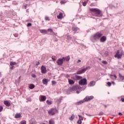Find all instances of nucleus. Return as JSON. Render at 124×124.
Here are the masks:
<instances>
[{
  "label": "nucleus",
  "mask_w": 124,
  "mask_h": 124,
  "mask_svg": "<svg viewBox=\"0 0 124 124\" xmlns=\"http://www.w3.org/2000/svg\"><path fill=\"white\" fill-rule=\"evenodd\" d=\"M90 11L91 12H93L94 16L95 17H102V12L98 8H90Z\"/></svg>",
  "instance_id": "nucleus-1"
},
{
  "label": "nucleus",
  "mask_w": 124,
  "mask_h": 124,
  "mask_svg": "<svg viewBox=\"0 0 124 124\" xmlns=\"http://www.w3.org/2000/svg\"><path fill=\"white\" fill-rule=\"evenodd\" d=\"M93 96H87L83 100H80L78 102L75 103L76 105H81V104H83L84 102H88V101H90L91 100H93Z\"/></svg>",
  "instance_id": "nucleus-2"
},
{
  "label": "nucleus",
  "mask_w": 124,
  "mask_h": 124,
  "mask_svg": "<svg viewBox=\"0 0 124 124\" xmlns=\"http://www.w3.org/2000/svg\"><path fill=\"white\" fill-rule=\"evenodd\" d=\"M102 35V33L99 32H97L91 37V40L92 42H96V41H97V40H99V39L101 38Z\"/></svg>",
  "instance_id": "nucleus-3"
},
{
  "label": "nucleus",
  "mask_w": 124,
  "mask_h": 124,
  "mask_svg": "<svg viewBox=\"0 0 124 124\" xmlns=\"http://www.w3.org/2000/svg\"><path fill=\"white\" fill-rule=\"evenodd\" d=\"M48 113L49 115L54 116V115H56L57 113H59V110H58L56 108H52L49 110Z\"/></svg>",
  "instance_id": "nucleus-4"
},
{
  "label": "nucleus",
  "mask_w": 124,
  "mask_h": 124,
  "mask_svg": "<svg viewBox=\"0 0 124 124\" xmlns=\"http://www.w3.org/2000/svg\"><path fill=\"white\" fill-rule=\"evenodd\" d=\"M90 69H91V67L88 66L85 68H83L80 70L76 72V74H77L78 75H79L80 74H83L84 72H86L87 70H89Z\"/></svg>",
  "instance_id": "nucleus-5"
},
{
  "label": "nucleus",
  "mask_w": 124,
  "mask_h": 124,
  "mask_svg": "<svg viewBox=\"0 0 124 124\" xmlns=\"http://www.w3.org/2000/svg\"><path fill=\"white\" fill-rule=\"evenodd\" d=\"M79 85H81V86H85L88 84L87 82V79L86 78H81L80 81L78 82Z\"/></svg>",
  "instance_id": "nucleus-6"
},
{
  "label": "nucleus",
  "mask_w": 124,
  "mask_h": 124,
  "mask_svg": "<svg viewBox=\"0 0 124 124\" xmlns=\"http://www.w3.org/2000/svg\"><path fill=\"white\" fill-rule=\"evenodd\" d=\"M72 30L73 31H74V34H75V33H78L79 32V31H80V29H79V28L76 26H73Z\"/></svg>",
  "instance_id": "nucleus-7"
},
{
  "label": "nucleus",
  "mask_w": 124,
  "mask_h": 124,
  "mask_svg": "<svg viewBox=\"0 0 124 124\" xmlns=\"http://www.w3.org/2000/svg\"><path fill=\"white\" fill-rule=\"evenodd\" d=\"M41 72L43 74H46L47 73V69L44 65H42L41 68Z\"/></svg>",
  "instance_id": "nucleus-8"
},
{
  "label": "nucleus",
  "mask_w": 124,
  "mask_h": 124,
  "mask_svg": "<svg viewBox=\"0 0 124 124\" xmlns=\"http://www.w3.org/2000/svg\"><path fill=\"white\" fill-rule=\"evenodd\" d=\"M63 62H64V60L63 59V58H60V59H59L56 62L58 64V65H62V64L63 63Z\"/></svg>",
  "instance_id": "nucleus-9"
},
{
  "label": "nucleus",
  "mask_w": 124,
  "mask_h": 124,
  "mask_svg": "<svg viewBox=\"0 0 124 124\" xmlns=\"http://www.w3.org/2000/svg\"><path fill=\"white\" fill-rule=\"evenodd\" d=\"M107 39V38H106V36H103L100 38V42H101L102 43H104L106 41Z\"/></svg>",
  "instance_id": "nucleus-10"
},
{
  "label": "nucleus",
  "mask_w": 124,
  "mask_h": 124,
  "mask_svg": "<svg viewBox=\"0 0 124 124\" xmlns=\"http://www.w3.org/2000/svg\"><path fill=\"white\" fill-rule=\"evenodd\" d=\"M39 100L41 102H42L43 101H45L46 100V96L45 95H41L39 97Z\"/></svg>",
  "instance_id": "nucleus-11"
},
{
  "label": "nucleus",
  "mask_w": 124,
  "mask_h": 124,
  "mask_svg": "<svg viewBox=\"0 0 124 124\" xmlns=\"http://www.w3.org/2000/svg\"><path fill=\"white\" fill-rule=\"evenodd\" d=\"M78 89V86H73L72 88H70V91L71 92H74L75 91H77Z\"/></svg>",
  "instance_id": "nucleus-12"
},
{
  "label": "nucleus",
  "mask_w": 124,
  "mask_h": 124,
  "mask_svg": "<svg viewBox=\"0 0 124 124\" xmlns=\"http://www.w3.org/2000/svg\"><path fill=\"white\" fill-rule=\"evenodd\" d=\"M4 104L7 106V107H9L11 106V104L8 101H4L3 102Z\"/></svg>",
  "instance_id": "nucleus-13"
},
{
  "label": "nucleus",
  "mask_w": 124,
  "mask_h": 124,
  "mask_svg": "<svg viewBox=\"0 0 124 124\" xmlns=\"http://www.w3.org/2000/svg\"><path fill=\"white\" fill-rule=\"evenodd\" d=\"M123 56V53H121L120 54H115L114 55V58H117V59H121Z\"/></svg>",
  "instance_id": "nucleus-14"
},
{
  "label": "nucleus",
  "mask_w": 124,
  "mask_h": 124,
  "mask_svg": "<svg viewBox=\"0 0 124 124\" xmlns=\"http://www.w3.org/2000/svg\"><path fill=\"white\" fill-rule=\"evenodd\" d=\"M48 79L44 78L42 80V83L44 84V85H47L48 84Z\"/></svg>",
  "instance_id": "nucleus-15"
},
{
  "label": "nucleus",
  "mask_w": 124,
  "mask_h": 124,
  "mask_svg": "<svg viewBox=\"0 0 124 124\" xmlns=\"http://www.w3.org/2000/svg\"><path fill=\"white\" fill-rule=\"evenodd\" d=\"M68 80L69 85H74V84L75 83V81L72 79L68 78Z\"/></svg>",
  "instance_id": "nucleus-16"
},
{
  "label": "nucleus",
  "mask_w": 124,
  "mask_h": 124,
  "mask_svg": "<svg viewBox=\"0 0 124 124\" xmlns=\"http://www.w3.org/2000/svg\"><path fill=\"white\" fill-rule=\"evenodd\" d=\"M62 59L63 60V61H66V62H69V60H70V56H68L67 57H62Z\"/></svg>",
  "instance_id": "nucleus-17"
},
{
  "label": "nucleus",
  "mask_w": 124,
  "mask_h": 124,
  "mask_svg": "<svg viewBox=\"0 0 124 124\" xmlns=\"http://www.w3.org/2000/svg\"><path fill=\"white\" fill-rule=\"evenodd\" d=\"M40 32L43 34H47V30H40Z\"/></svg>",
  "instance_id": "nucleus-18"
},
{
  "label": "nucleus",
  "mask_w": 124,
  "mask_h": 124,
  "mask_svg": "<svg viewBox=\"0 0 124 124\" xmlns=\"http://www.w3.org/2000/svg\"><path fill=\"white\" fill-rule=\"evenodd\" d=\"M95 84V82H94V81H91L90 83L88 84V87H93V86H94Z\"/></svg>",
  "instance_id": "nucleus-19"
},
{
  "label": "nucleus",
  "mask_w": 124,
  "mask_h": 124,
  "mask_svg": "<svg viewBox=\"0 0 124 124\" xmlns=\"http://www.w3.org/2000/svg\"><path fill=\"white\" fill-rule=\"evenodd\" d=\"M21 117H22L21 113H16L15 116V118H16V119L21 118Z\"/></svg>",
  "instance_id": "nucleus-20"
},
{
  "label": "nucleus",
  "mask_w": 124,
  "mask_h": 124,
  "mask_svg": "<svg viewBox=\"0 0 124 124\" xmlns=\"http://www.w3.org/2000/svg\"><path fill=\"white\" fill-rule=\"evenodd\" d=\"M62 13H60L59 15L57 16L58 19H62Z\"/></svg>",
  "instance_id": "nucleus-21"
},
{
  "label": "nucleus",
  "mask_w": 124,
  "mask_h": 124,
  "mask_svg": "<svg viewBox=\"0 0 124 124\" xmlns=\"http://www.w3.org/2000/svg\"><path fill=\"white\" fill-rule=\"evenodd\" d=\"M34 88H35V86L33 84H30L29 89L32 90L33 89H34Z\"/></svg>",
  "instance_id": "nucleus-22"
},
{
  "label": "nucleus",
  "mask_w": 124,
  "mask_h": 124,
  "mask_svg": "<svg viewBox=\"0 0 124 124\" xmlns=\"http://www.w3.org/2000/svg\"><path fill=\"white\" fill-rule=\"evenodd\" d=\"M76 77V80H81L82 79V77L79 76H75Z\"/></svg>",
  "instance_id": "nucleus-23"
},
{
  "label": "nucleus",
  "mask_w": 124,
  "mask_h": 124,
  "mask_svg": "<svg viewBox=\"0 0 124 124\" xmlns=\"http://www.w3.org/2000/svg\"><path fill=\"white\" fill-rule=\"evenodd\" d=\"M67 42H69V40H71L72 38L70 36L67 35Z\"/></svg>",
  "instance_id": "nucleus-24"
},
{
  "label": "nucleus",
  "mask_w": 124,
  "mask_h": 124,
  "mask_svg": "<svg viewBox=\"0 0 124 124\" xmlns=\"http://www.w3.org/2000/svg\"><path fill=\"white\" fill-rule=\"evenodd\" d=\"M70 121H73L74 119V114H72L71 116L69 118Z\"/></svg>",
  "instance_id": "nucleus-25"
},
{
  "label": "nucleus",
  "mask_w": 124,
  "mask_h": 124,
  "mask_svg": "<svg viewBox=\"0 0 124 124\" xmlns=\"http://www.w3.org/2000/svg\"><path fill=\"white\" fill-rule=\"evenodd\" d=\"M78 116L79 117V120L80 121H83V120H84V117H83L80 115H78Z\"/></svg>",
  "instance_id": "nucleus-26"
},
{
  "label": "nucleus",
  "mask_w": 124,
  "mask_h": 124,
  "mask_svg": "<svg viewBox=\"0 0 124 124\" xmlns=\"http://www.w3.org/2000/svg\"><path fill=\"white\" fill-rule=\"evenodd\" d=\"M16 64H17V63H16V62H10V65H12V66L15 65Z\"/></svg>",
  "instance_id": "nucleus-27"
},
{
  "label": "nucleus",
  "mask_w": 124,
  "mask_h": 124,
  "mask_svg": "<svg viewBox=\"0 0 124 124\" xmlns=\"http://www.w3.org/2000/svg\"><path fill=\"white\" fill-rule=\"evenodd\" d=\"M49 124H55V122L53 120H50L48 122Z\"/></svg>",
  "instance_id": "nucleus-28"
},
{
  "label": "nucleus",
  "mask_w": 124,
  "mask_h": 124,
  "mask_svg": "<svg viewBox=\"0 0 124 124\" xmlns=\"http://www.w3.org/2000/svg\"><path fill=\"white\" fill-rule=\"evenodd\" d=\"M46 103L47 104H48L49 105H51L52 104V102H51L48 100L46 101Z\"/></svg>",
  "instance_id": "nucleus-29"
},
{
  "label": "nucleus",
  "mask_w": 124,
  "mask_h": 124,
  "mask_svg": "<svg viewBox=\"0 0 124 124\" xmlns=\"http://www.w3.org/2000/svg\"><path fill=\"white\" fill-rule=\"evenodd\" d=\"M45 20H46V21H50V18L49 17V16H46V17H45Z\"/></svg>",
  "instance_id": "nucleus-30"
},
{
  "label": "nucleus",
  "mask_w": 124,
  "mask_h": 124,
  "mask_svg": "<svg viewBox=\"0 0 124 124\" xmlns=\"http://www.w3.org/2000/svg\"><path fill=\"white\" fill-rule=\"evenodd\" d=\"M87 3H88V1H84L82 3V5L83 6H86V5H87Z\"/></svg>",
  "instance_id": "nucleus-31"
},
{
  "label": "nucleus",
  "mask_w": 124,
  "mask_h": 124,
  "mask_svg": "<svg viewBox=\"0 0 124 124\" xmlns=\"http://www.w3.org/2000/svg\"><path fill=\"white\" fill-rule=\"evenodd\" d=\"M20 124H27V121H22L20 122Z\"/></svg>",
  "instance_id": "nucleus-32"
},
{
  "label": "nucleus",
  "mask_w": 124,
  "mask_h": 124,
  "mask_svg": "<svg viewBox=\"0 0 124 124\" xmlns=\"http://www.w3.org/2000/svg\"><path fill=\"white\" fill-rule=\"evenodd\" d=\"M98 115V116H102L103 115H104V113H103L102 111H101Z\"/></svg>",
  "instance_id": "nucleus-33"
},
{
  "label": "nucleus",
  "mask_w": 124,
  "mask_h": 124,
  "mask_svg": "<svg viewBox=\"0 0 124 124\" xmlns=\"http://www.w3.org/2000/svg\"><path fill=\"white\" fill-rule=\"evenodd\" d=\"M112 76H113L115 79H117V76L116 75H110V77H112Z\"/></svg>",
  "instance_id": "nucleus-34"
},
{
  "label": "nucleus",
  "mask_w": 124,
  "mask_h": 124,
  "mask_svg": "<svg viewBox=\"0 0 124 124\" xmlns=\"http://www.w3.org/2000/svg\"><path fill=\"white\" fill-rule=\"evenodd\" d=\"M47 31H49L50 32H51V33H53V32H54V31H53V30H52V29H48L47 30Z\"/></svg>",
  "instance_id": "nucleus-35"
},
{
  "label": "nucleus",
  "mask_w": 124,
  "mask_h": 124,
  "mask_svg": "<svg viewBox=\"0 0 124 124\" xmlns=\"http://www.w3.org/2000/svg\"><path fill=\"white\" fill-rule=\"evenodd\" d=\"M77 124H82V121L78 120V121H77Z\"/></svg>",
  "instance_id": "nucleus-36"
},
{
  "label": "nucleus",
  "mask_w": 124,
  "mask_h": 124,
  "mask_svg": "<svg viewBox=\"0 0 124 124\" xmlns=\"http://www.w3.org/2000/svg\"><path fill=\"white\" fill-rule=\"evenodd\" d=\"M107 85L108 86V87H111V85H112V83H111V82H108Z\"/></svg>",
  "instance_id": "nucleus-37"
},
{
  "label": "nucleus",
  "mask_w": 124,
  "mask_h": 124,
  "mask_svg": "<svg viewBox=\"0 0 124 124\" xmlns=\"http://www.w3.org/2000/svg\"><path fill=\"white\" fill-rule=\"evenodd\" d=\"M102 63H103L104 64H107V63H108V62L107 61H103L102 62Z\"/></svg>",
  "instance_id": "nucleus-38"
},
{
  "label": "nucleus",
  "mask_w": 124,
  "mask_h": 124,
  "mask_svg": "<svg viewBox=\"0 0 124 124\" xmlns=\"http://www.w3.org/2000/svg\"><path fill=\"white\" fill-rule=\"evenodd\" d=\"M2 110H3V107L2 106H0V112H1V111H2Z\"/></svg>",
  "instance_id": "nucleus-39"
},
{
  "label": "nucleus",
  "mask_w": 124,
  "mask_h": 124,
  "mask_svg": "<svg viewBox=\"0 0 124 124\" xmlns=\"http://www.w3.org/2000/svg\"><path fill=\"white\" fill-rule=\"evenodd\" d=\"M51 83H52V85H55V84H57V82L54 80L52 81Z\"/></svg>",
  "instance_id": "nucleus-40"
},
{
  "label": "nucleus",
  "mask_w": 124,
  "mask_h": 124,
  "mask_svg": "<svg viewBox=\"0 0 124 124\" xmlns=\"http://www.w3.org/2000/svg\"><path fill=\"white\" fill-rule=\"evenodd\" d=\"M30 124H34L33 121H32V120H30Z\"/></svg>",
  "instance_id": "nucleus-41"
},
{
  "label": "nucleus",
  "mask_w": 124,
  "mask_h": 124,
  "mask_svg": "<svg viewBox=\"0 0 124 124\" xmlns=\"http://www.w3.org/2000/svg\"><path fill=\"white\" fill-rule=\"evenodd\" d=\"M31 23H28L27 24V27L29 28V27H31Z\"/></svg>",
  "instance_id": "nucleus-42"
},
{
  "label": "nucleus",
  "mask_w": 124,
  "mask_h": 124,
  "mask_svg": "<svg viewBox=\"0 0 124 124\" xmlns=\"http://www.w3.org/2000/svg\"><path fill=\"white\" fill-rule=\"evenodd\" d=\"M120 54V50H117V52L116 53V55H119Z\"/></svg>",
  "instance_id": "nucleus-43"
},
{
  "label": "nucleus",
  "mask_w": 124,
  "mask_h": 124,
  "mask_svg": "<svg viewBox=\"0 0 124 124\" xmlns=\"http://www.w3.org/2000/svg\"><path fill=\"white\" fill-rule=\"evenodd\" d=\"M14 35L15 37H18V35L17 33H15V34H14Z\"/></svg>",
  "instance_id": "nucleus-44"
},
{
  "label": "nucleus",
  "mask_w": 124,
  "mask_h": 124,
  "mask_svg": "<svg viewBox=\"0 0 124 124\" xmlns=\"http://www.w3.org/2000/svg\"><path fill=\"white\" fill-rule=\"evenodd\" d=\"M27 100L28 101H29L30 102H31V99L30 98H28L27 99Z\"/></svg>",
  "instance_id": "nucleus-45"
},
{
  "label": "nucleus",
  "mask_w": 124,
  "mask_h": 124,
  "mask_svg": "<svg viewBox=\"0 0 124 124\" xmlns=\"http://www.w3.org/2000/svg\"><path fill=\"white\" fill-rule=\"evenodd\" d=\"M32 77H33V78H36V75L33 74L31 75Z\"/></svg>",
  "instance_id": "nucleus-46"
},
{
  "label": "nucleus",
  "mask_w": 124,
  "mask_h": 124,
  "mask_svg": "<svg viewBox=\"0 0 124 124\" xmlns=\"http://www.w3.org/2000/svg\"><path fill=\"white\" fill-rule=\"evenodd\" d=\"M123 76L122 75H121L120 73H119V78H120V79H122V78H123Z\"/></svg>",
  "instance_id": "nucleus-47"
},
{
  "label": "nucleus",
  "mask_w": 124,
  "mask_h": 124,
  "mask_svg": "<svg viewBox=\"0 0 124 124\" xmlns=\"http://www.w3.org/2000/svg\"><path fill=\"white\" fill-rule=\"evenodd\" d=\"M58 40H59L58 38H56L54 39V42H57Z\"/></svg>",
  "instance_id": "nucleus-48"
},
{
  "label": "nucleus",
  "mask_w": 124,
  "mask_h": 124,
  "mask_svg": "<svg viewBox=\"0 0 124 124\" xmlns=\"http://www.w3.org/2000/svg\"><path fill=\"white\" fill-rule=\"evenodd\" d=\"M14 68H15L14 66H12V67H10V69H11V70H12V69H14Z\"/></svg>",
  "instance_id": "nucleus-49"
},
{
  "label": "nucleus",
  "mask_w": 124,
  "mask_h": 124,
  "mask_svg": "<svg viewBox=\"0 0 124 124\" xmlns=\"http://www.w3.org/2000/svg\"><path fill=\"white\" fill-rule=\"evenodd\" d=\"M27 7H28V4H26L24 5V8L25 9H27Z\"/></svg>",
  "instance_id": "nucleus-50"
},
{
  "label": "nucleus",
  "mask_w": 124,
  "mask_h": 124,
  "mask_svg": "<svg viewBox=\"0 0 124 124\" xmlns=\"http://www.w3.org/2000/svg\"><path fill=\"white\" fill-rule=\"evenodd\" d=\"M69 77H70L69 75L67 74V75H66V78H69Z\"/></svg>",
  "instance_id": "nucleus-51"
},
{
  "label": "nucleus",
  "mask_w": 124,
  "mask_h": 124,
  "mask_svg": "<svg viewBox=\"0 0 124 124\" xmlns=\"http://www.w3.org/2000/svg\"><path fill=\"white\" fill-rule=\"evenodd\" d=\"M118 115H119V116H123V113H122V112H119Z\"/></svg>",
  "instance_id": "nucleus-52"
},
{
  "label": "nucleus",
  "mask_w": 124,
  "mask_h": 124,
  "mask_svg": "<svg viewBox=\"0 0 124 124\" xmlns=\"http://www.w3.org/2000/svg\"><path fill=\"white\" fill-rule=\"evenodd\" d=\"M39 64H40V62H37L36 65H39Z\"/></svg>",
  "instance_id": "nucleus-53"
},
{
  "label": "nucleus",
  "mask_w": 124,
  "mask_h": 124,
  "mask_svg": "<svg viewBox=\"0 0 124 124\" xmlns=\"http://www.w3.org/2000/svg\"><path fill=\"white\" fill-rule=\"evenodd\" d=\"M77 63H79V62H81V60H78V61H77Z\"/></svg>",
  "instance_id": "nucleus-54"
},
{
  "label": "nucleus",
  "mask_w": 124,
  "mask_h": 124,
  "mask_svg": "<svg viewBox=\"0 0 124 124\" xmlns=\"http://www.w3.org/2000/svg\"><path fill=\"white\" fill-rule=\"evenodd\" d=\"M121 101L122 102H124V98H121Z\"/></svg>",
  "instance_id": "nucleus-55"
},
{
  "label": "nucleus",
  "mask_w": 124,
  "mask_h": 124,
  "mask_svg": "<svg viewBox=\"0 0 124 124\" xmlns=\"http://www.w3.org/2000/svg\"><path fill=\"white\" fill-rule=\"evenodd\" d=\"M86 115L87 116H89V117H91V116H92V115H91V114H88V113H86Z\"/></svg>",
  "instance_id": "nucleus-56"
},
{
  "label": "nucleus",
  "mask_w": 124,
  "mask_h": 124,
  "mask_svg": "<svg viewBox=\"0 0 124 124\" xmlns=\"http://www.w3.org/2000/svg\"><path fill=\"white\" fill-rule=\"evenodd\" d=\"M53 34H54V35H57V33H55V32L53 31V32H52Z\"/></svg>",
  "instance_id": "nucleus-57"
},
{
  "label": "nucleus",
  "mask_w": 124,
  "mask_h": 124,
  "mask_svg": "<svg viewBox=\"0 0 124 124\" xmlns=\"http://www.w3.org/2000/svg\"><path fill=\"white\" fill-rule=\"evenodd\" d=\"M52 60L54 62H55V61H56V59H55V58H52Z\"/></svg>",
  "instance_id": "nucleus-58"
},
{
  "label": "nucleus",
  "mask_w": 124,
  "mask_h": 124,
  "mask_svg": "<svg viewBox=\"0 0 124 124\" xmlns=\"http://www.w3.org/2000/svg\"><path fill=\"white\" fill-rule=\"evenodd\" d=\"M61 3H62V4H63V3H64V2H63V1H61Z\"/></svg>",
  "instance_id": "nucleus-59"
},
{
  "label": "nucleus",
  "mask_w": 124,
  "mask_h": 124,
  "mask_svg": "<svg viewBox=\"0 0 124 124\" xmlns=\"http://www.w3.org/2000/svg\"><path fill=\"white\" fill-rule=\"evenodd\" d=\"M103 105H104V107H105V108H107V106H106V105L104 104Z\"/></svg>",
  "instance_id": "nucleus-60"
},
{
  "label": "nucleus",
  "mask_w": 124,
  "mask_h": 124,
  "mask_svg": "<svg viewBox=\"0 0 124 124\" xmlns=\"http://www.w3.org/2000/svg\"><path fill=\"white\" fill-rule=\"evenodd\" d=\"M79 93V91H77V93Z\"/></svg>",
  "instance_id": "nucleus-61"
},
{
  "label": "nucleus",
  "mask_w": 124,
  "mask_h": 124,
  "mask_svg": "<svg viewBox=\"0 0 124 124\" xmlns=\"http://www.w3.org/2000/svg\"><path fill=\"white\" fill-rule=\"evenodd\" d=\"M122 78V80H124V76H123V77Z\"/></svg>",
  "instance_id": "nucleus-62"
},
{
  "label": "nucleus",
  "mask_w": 124,
  "mask_h": 124,
  "mask_svg": "<svg viewBox=\"0 0 124 124\" xmlns=\"http://www.w3.org/2000/svg\"><path fill=\"white\" fill-rule=\"evenodd\" d=\"M18 79L19 80H20L21 79V76H20L19 78H18Z\"/></svg>",
  "instance_id": "nucleus-63"
},
{
  "label": "nucleus",
  "mask_w": 124,
  "mask_h": 124,
  "mask_svg": "<svg viewBox=\"0 0 124 124\" xmlns=\"http://www.w3.org/2000/svg\"><path fill=\"white\" fill-rule=\"evenodd\" d=\"M112 83L114 84H115V82H114V81H113V82H112Z\"/></svg>",
  "instance_id": "nucleus-64"
}]
</instances>
